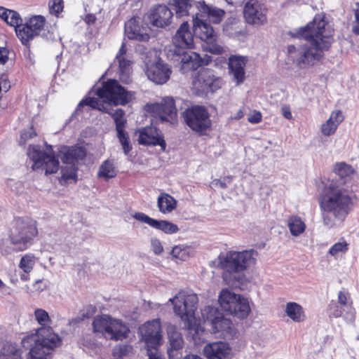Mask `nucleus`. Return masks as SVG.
<instances>
[{
    "mask_svg": "<svg viewBox=\"0 0 359 359\" xmlns=\"http://www.w3.org/2000/svg\"><path fill=\"white\" fill-rule=\"evenodd\" d=\"M285 312L295 323H301L306 319V314L303 307L296 302H287L285 306Z\"/></svg>",
    "mask_w": 359,
    "mask_h": 359,
    "instance_id": "cd10ccee",
    "label": "nucleus"
},
{
    "mask_svg": "<svg viewBox=\"0 0 359 359\" xmlns=\"http://www.w3.org/2000/svg\"><path fill=\"white\" fill-rule=\"evenodd\" d=\"M92 325L94 332L101 333L114 341H122L128 337L130 332L129 328L121 320L106 314L95 316Z\"/></svg>",
    "mask_w": 359,
    "mask_h": 359,
    "instance_id": "423d86ee",
    "label": "nucleus"
},
{
    "mask_svg": "<svg viewBox=\"0 0 359 359\" xmlns=\"http://www.w3.org/2000/svg\"><path fill=\"white\" fill-rule=\"evenodd\" d=\"M180 57V71L182 74H187L190 72L198 69L203 66V59L201 55L196 52H183L177 53Z\"/></svg>",
    "mask_w": 359,
    "mask_h": 359,
    "instance_id": "aec40b11",
    "label": "nucleus"
},
{
    "mask_svg": "<svg viewBox=\"0 0 359 359\" xmlns=\"http://www.w3.org/2000/svg\"><path fill=\"white\" fill-rule=\"evenodd\" d=\"M183 252V250L180 246L176 245L175 246L171 252V254L175 258H181L182 255H181Z\"/></svg>",
    "mask_w": 359,
    "mask_h": 359,
    "instance_id": "bf43d9fd",
    "label": "nucleus"
},
{
    "mask_svg": "<svg viewBox=\"0 0 359 359\" xmlns=\"http://www.w3.org/2000/svg\"><path fill=\"white\" fill-rule=\"evenodd\" d=\"M87 156V149L83 146L74 144L68 147L63 153L61 158L62 161L65 164L75 165L79 161L85 159Z\"/></svg>",
    "mask_w": 359,
    "mask_h": 359,
    "instance_id": "5701e85b",
    "label": "nucleus"
},
{
    "mask_svg": "<svg viewBox=\"0 0 359 359\" xmlns=\"http://www.w3.org/2000/svg\"><path fill=\"white\" fill-rule=\"evenodd\" d=\"M201 314L204 323L210 327L212 333L221 332L222 334H224L231 332V320L224 318L217 309L211 306H205Z\"/></svg>",
    "mask_w": 359,
    "mask_h": 359,
    "instance_id": "4468645a",
    "label": "nucleus"
},
{
    "mask_svg": "<svg viewBox=\"0 0 359 359\" xmlns=\"http://www.w3.org/2000/svg\"><path fill=\"white\" fill-rule=\"evenodd\" d=\"M182 117L185 124L200 135H204L211 128L212 121L208 109L203 105H194L187 108Z\"/></svg>",
    "mask_w": 359,
    "mask_h": 359,
    "instance_id": "1a4fd4ad",
    "label": "nucleus"
},
{
    "mask_svg": "<svg viewBox=\"0 0 359 359\" xmlns=\"http://www.w3.org/2000/svg\"><path fill=\"white\" fill-rule=\"evenodd\" d=\"M169 5L179 18L188 15L191 6L190 0H170Z\"/></svg>",
    "mask_w": 359,
    "mask_h": 359,
    "instance_id": "7c9ffc66",
    "label": "nucleus"
},
{
    "mask_svg": "<svg viewBox=\"0 0 359 359\" xmlns=\"http://www.w3.org/2000/svg\"><path fill=\"white\" fill-rule=\"evenodd\" d=\"M15 30L18 39L25 46L29 45V41L36 36L35 34L32 31V28L27 23L25 25L21 24Z\"/></svg>",
    "mask_w": 359,
    "mask_h": 359,
    "instance_id": "72a5a7b5",
    "label": "nucleus"
},
{
    "mask_svg": "<svg viewBox=\"0 0 359 359\" xmlns=\"http://www.w3.org/2000/svg\"><path fill=\"white\" fill-rule=\"evenodd\" d=\"M144 21L147 25L157 26V7L154 6L151 12L144 16Z\"/></svg>",
    "mask_w": 359,
    "mask_h": 359,
    "instance_id": "4d7b16f0",
    "label": "nucleus"
},
{
    "mask_svg": "<svg viewBox=\"0 0 359 359\" xmlns=\"http://www.w3.org/2000/svg\"><path fill=\"white\" fill-rule=\"evenodd\" d=\"M157 319L145 323L140 332L147 346L149 359H157Z\"/></svg>",
    "mask_w": 359,
    "mask_h": 359,
    "instance_id": "dca6fc26",
    "label": "nucleus"
},
{
    "mask_svg": "<svg viewBox=\"0 0 359 359\" xmlns=\"http://www.w3.org/2000/svg\"><path fill=\"white\" fill-rule=\"evenodd\" d=\"M39 235L38 223L28 217H15L11 223L8 239L17 251L29 248Z\"/></svg>",
    "mask_w": 359,
    "mask_h": 359,
    "instance_id": "20e7f679",
    "label": "nucleus"
},
{
    "mask_svg": "<svg viewBox=\"0 0 359 359\" xmlns=\"http://www.w3.org/2000/svg\"><path fill=\"white\" fill-rule=\"evenodd\" d=\"M95 94L104 103H108L114 106H125L129 103L133 97L134 93L128 91L117 80L109 79L102 83V86L97 88Z\"/></svg>",
    "mask_w": 359,
    "mask_h": 359,
    "instance_id": "0eeeda50",
    "label": "nucleus"
},
{
    "mask_svg": "<svg viewBox=\"0 0 359 359\" xmlns=\"http://www.w3.org/2000/svg\"><path fill=\"white\" fill-rule=\"evenodd\" d=\"M138 143L142 145H156L157 144V127L153 126H146L138 130Z\"/></svg>",
    "mask_w": 359,
    "mask_h": 359,
    "instance_id": "a878e982",
    "label": "nucleus"
},
{
    "mask_svg": "<svg viewBox=\"0 0 359 359\" xmlns=\"http://www.w3.org/2000/svg\"><path fill=\"white\" fill-rule=\"evenodd\" d=\"M344 117L341 111L336 110L332 111L329 119L322 124L320 128L321 133L325 136H330L333 135L336 132L338 126L344 121Z\"/></svg>",
    "mask_w": 359,
    "mask_h": 359,
    "instance_id": "393cba45",
    "label": "nucleus"
},
{
    "mask_svg": "<svg viewBox=\"0 0 359 359\" xmlns=\"http://www.w3.org/2000/svg\"><path fill=\"white\" fill-rule=\"evenodd\" d=\"M171 10L165 5L158 4V27H165L170 24L173 15Z\"/></svg>",
    "mask_w": 359,
    "mask_h": 359,
    "instance_id": "c9c22d12",
    "label": "nucleus"
},
{
    "mask_svg": "<svg viewBox=\"0 0 359 359\" xmlns=\"http://www.w3.org/2000/svg\"><path fill=\"white\" fill-rule=\"evenodd\" d=\"M35 263V256L32 253H27L22 257L18 266L23 272L29 273L33 270Z\"/></svg>",
    "mask_w": 359,
    "mask_h": 359,
    "instance_id": "ea45409f",
    "label": "nucleus"
},
{
    "mask_svg": "<svg viewBox=\"0 0 359 359\" xmlns=\"http://www.w3.org/2000/svg\"><path fill=\"white\" fill-rule=\"evenodd\" d=\"M318 203L323 224L329 228L335 225L334 219L344 222L353 206L349 191L333 184L323 189L318 196Z\"/></svg>",
    "mask_w": 359,
    "mask_h": 359,
    "instance_id": "7ed1b4c3",
    "label": "nucleus"
},
{
    "mask_svg": "<svg viewBox=\"0 0 359 359\" xmlns=\"http://www.w3.org/2000/svg\"><path fill=\"white\" fill-rule=\"evenodd\" d=\"M338 303L343 309H347V313L350 315L351 318L354 319L355 312L353 307V302L351 298L342 291H339L338 293Z\"/></svg>",
    "mask_w": 359,
    "mask_h": 359,
    "instance_id": "79ce46f5",
    "label": "nucleus"
},
{
    "mask_svg": "<svg viewBox=\"0 0 359 359\" xmlns=\"http://www.w3.org/2000/svg\"><path fill=\"white\" fill-rule=\"evenodd\" d=\"M116 60L118 62L119 79L121 81L128 83L130 78L131 61L125 57H121Z\"/></svg>",
    "mask_w": 359,
    "mask_h": 359,
    "instance_id": "4c0bfd02",
    "label": "nucleus"
},
{
    "mask_svg": "<svg viewBox=\"0 0 359 359\" xmlns=\"http://www.w3.org/2000/svg\"><path fill=\"white\" fill-rule=\"evenodd\" d=\"M193 29L194 35L205 42V50L215 55L224 53V48L217 43L218 35L209 23L196 18L194 20Z\"/></svg>",
    "mask_w": 359,
    "mask_h": 359,
    "instance_id": "f8f14e48",
    "label": "nucleus"
},
{
    "mask_svg": "<svg viewBox=\"0 0 359 359\" xmlns=\"http://www.w3.org/2000/svg\"><path fill=\"white\" fill-rule=\"evenodd\" d=\"M172 69L170 67L163 63L160 57H158V85L165 83L170 78Z\"/></svg>",
    "mask_w": 359,
    "mask_h": 359,
    "instance_id": "a19ab883",
    "label": "nucleus"
},
{
    "mask_svg": "<svg viewBox=\"0 0 359 359\" xmlns=\"http://www.w3.org/2000/svg\"><path fill=\"white\" fill-rule=\"evenodd\" d=\"M176 200L170 195L162 194L158 196V210L162 212H170L176 208Z\"/></svg>",
    "mask_w": 359,
    "mask_h": 359,
    "instance_id": "473e14b6",
    "label": "nucleus"
},
{
    "mask_svg": "<svg viewBox=\"0 0 359 359\" xmlns=\"http://www.w3.org/2000/svg\"><path fill=\"white\" fill-rule=\"evenodd\" d=\"M299 38L311 43L304 45L297 58V65L301 68L313 66L324 57L334 42V29L328 27L325 17L316 14L313 20L297 31Z\"/></svg>",
    "mask_w": 359,
    "mask_h": 359,
    "instance_id": "f257e3e1",
    "label": "nucleus"
},
{
    "mask_svg": "<svg viewBox=\"0 0 359 359\" xmlns=\"http://www.w3.org/2000/svg\"><path fill=\"white\" fill-rule=\"evenodd\" d=\"M202 11L207 15L209 21L215 24L221 22L225 15V11L223 9L208 5L203 6Z\"/></svg>",
    "mask_w": 359,
    "mask_h": 359,
    "instance_id": "2f4dec72",
    "label": "nucleus"
},
{
    "mask_svg": "<svg viewBox=\"0 0 359 359\" xmlns=\"http://www.w3.org/2000/svg\"><path fill=\"white\" fill-rule=\"evenodd\" d=\"M341 242H338L334 243L328 251V253L333 256L336 257L339 253H346L348 250V243L342 238Z\"/></svg>",
    "mask_w": 359,
    "mask_h": 359,
    "instance_id": "c03bdc74",
    "label": "nucleus"
},
{
    "mask_svg": "<svg viewBox=\"0 0 359 359\" xmlns=\"http://www.w3.org/2000/svg\"><path fill=\"white\" fill-rule=\"evenodd\" d=\"M117 133V137L122 145L123 152L126 155L128 154L132 150V145L130 142V139L128 133L125 131L118 132Z\"/></svg>",
    "mask_w": 359,
    "mask_h": 359,
    "instance_id": "49530a36",
    "label": "nucleus"
},
{
    "mask_svg": "<svg viewBox=\"0 0 359 359\" xmlns=\"http://www.w3.org/2000/svg\"><path fill=\"white\" fill-rule=\"evenodd\" d=\"M207 359H231V348L224 341H216L206 344L203 348Z\"/></svg>",
    "mask_w": 359,
    "mask_h": 359,
    "instance_id": "a211bd4d",
    "label": "nucleus"
},
{
    "mask_svg": "<svg viewBox=\"0 0 359 359\" xmlns=\"http://www.w3.org/2000/svg\"><path fill=\"white\" fill-rule=\"evenodd\" d=\"M48 5L51 14L57 15L63 11V0H50Z\"/></svg>",
    "mask_w": 359,
    "mask_h": 359,
    "instance_id": "5fc2aeb1",
    "label": "nucleus"
},
{
    "mask_svg": "<svg viewBox=\"0 0 359 359\" xmlns=\"http://www.w3.org/2000/svg\"><path fill=\"white\" fill-rule=\"evenodd\" d=\"M267 11L264 4L259 0H248L244 6L243 15L248 24L262 25L267 21Z\"/></svg>",
    "mask_w": 359,
    "mask_h": 359,
    "instance_id": "2eb2a0df",
    "label": "nucleus"
},
{
    "mask_svg": "<svg viewBox=\"0 0 359 359\" xmlns=\"http://www.w3.org/2000/svg\"><path fill=\"white\" fill-rule=\"evenodd\" d=\"M126 52H127L126 45L123 42V43H122L121 46L116 55V59L124 57V55L126 54Z\"/></svg>",
    "mask_w": 359,
    "mask_h": 359,
    "instance_id": "052dcab7",
    "label": "nucleus"
},
{
    "mask_svg": "<svg viewBox=\"0 0 359 359\" xmlns=\"http://www.w3.org/2000/svg\"><path fill=\"white\" fill-rule=\"evenodd\" d=\"M218 301L221 309L225 313L238 318L245 319L250 313L248 299L228 289H223L220 292Z\"/></svg>",
    "mask_w": 359,
    "mask_h": 359,
    "instance_id": "6e6552de",
    "label": "nucleus"
},
{
    "mask_svg": "<svg viewBox=\"0 0 359 359\" xmlns=\"http://www.w3.org/2000/svg\"><path fill=\"white\" fill-rule=\"evenodd\" d=\"M167 332L170 342L168 354L170 359H174L175 357H177L178 351L181 350L183 347V339L181 333L177 331L176 327L174 326L169 327Z\"/></svg>",
    "mask_w": 359,
    "mask_h": 359,
    "instance_id": "b1692460",
    "label": "nucleus"
},
{
    "mask_svg": "<svg viewBox=\"0 0 359 359\" xmlns=\"http://www.w3.org/2000/svg\"><path fill=\"white\" fill-rule=\"evenodd\" d=\"M8 11L9 9H6L2 6H0V18L4 20V21H7L8 20Z\"/></svg>",
    "mask_w": 359,
    "mask_h": 359,
    "instance_id": "69168bd1",
    "label": "nucleus"
},
{
    "mask_svg": "<svg viewBox=\"0 0 359 359\" xmlns=\"http://www.w3.org/2000/svg\"><path fill=\"white\" fill-rule=\"evenodd\" d=\"M37 135L36 132L35 131L34 128V126L31 125L29 130H24L21 131L20 140H19V144L20 145L25 146L27 144V142L34 137H35Z\"/></svg>",
    "mask_w": 359,
    "mask_h": 359,
    "instance_id": "09e8293b",
    "label": "nucleus"
},
{
    "mask_svg": "<svg viewBox=\"0 0 359 359\" xmlns=\"http://www.w3.org/2000/svg\"><path fill=\"white\" fill-rule=\"evenodd\" d=\"M144 110L147 112H149V113H151V112L154 113V112L157 111V103L147 104L144 106Z\"/></svg>",
    "mask_w": 359,
    "mask_h": 359,
    "instance_id": "e2e57ef3",
    "label": "nucleus"
},
{
    "mask_svg": "<svg viewBox=\"0 0 359 359\" xmlns=\"http://www.w3.org/2000/svg\"><path fill=\"white\" fill-rule=\"evenodd\" d=\"M84 20L86 24L93 25L96 21V17L94 14L89 13L86 15Z\"/></svg>",
    "mask_w": 359,
    "mask_h": 359,
    "instance_id": "0e129e2a",
    "label": "nucleus"
},
{
    "mask_svg": "<svg viewBox=\"0 0 359 359\" xmlns=\"http://www.w3.org/2000/svg\"><path fill=\"white\" fill-rule=\"evenodd\" d=\"M214 184L216 186H219L222 189H226L227 188L226 183L224 181L219 180V179L215 180H214Z\"/></svg>",
    "mask_w": 359,
    "mask_h": 359,
    "instance_id": "774afa93",
    "label": "nucleus"
},
{
    "mask_svg": "<svg viewBox=\"0 0 359 359\" xmlns=\"http://www.w3.org/2000/svg\"><path fill=\"white\" fill-rule=\"evenodd\" d=\"M29 354L27 359H28ZM22 351L15 344L6 342L0 350V359H21Z\"/></svg>",
    "mask_w": 359,
    "mask_h": 359,
    "instance_id": "c756f323",
    "label": "nucleus"
},
{
    "mask_svg": "<svg viewBox=\"0 0 359 359\" xmlns=\"http://www.w3.org/2000/svg\"><path fill=\"white\" fill-rule=\"evenodd\" d=\"M85 106H88L91 109H96L102 112L107 111V107L105 106L103 100L100 101L98 98L86 97L82 99L78 104L75 114H79L83 111V108Z\"/></svg>",
    "mask_w": 359,
    "mask_h": 359,
    "instance_id": "bb28decb",
    "label": "nucleus"
},
{
    "mask_svg": "<svg viewBox=\"0 0 359 359\" xmlns=\"http://www.w3.org/2000/svg\"><path fill=\"white\" fill-rule=\"evenodd\" d=\"M222 79L215 75V72L209 68L199 70L193 78L191 90L199 97H206L209 93H214L222 88Z\"/></svg>",
    "mask_w": 359,
    "mask_h": 359,
    "instance_id": "9d476101",
    "label": "nucleus"
},
{
    "mask_svg": "<svg viewBox=\"0 0 359 359\" xmlns=\"http://www.w3.org/2000/svg\"><path fill=\"white\" fill-rule=\"evenodd\" d=\"M45 22L46 20L43 16L36 15L31 18L26 23L32 28V31H33L35 35L37 36L43 29Z\"/></svg>",
    "mask_w": 359,
    "mask_h": 359,
    "instance_id": "37998d69",
    "label": "nucleus"
},
{
    "mask_svg": "<svg viewBox=\"0 0 359 359\" xmlns=\"http://www.w3.org/2000/svg\"><path fill=\"white\" fill-rule=\"evenodd\" d=\"M34 316L41 327L35 333L25 336L22 343L24 346H30L28 359H48L61 346L62 340L50 326L51 319L46 311L36 309Z\"/></svg>",
    "mask_w": 359,
    "mask_h": 359,
    "instance_id": "f03ea898",
    "label": "nucleus"
},
{
    "mask_svg": "<svg viewBox=\"0 0 359 359\" xmlns=\"http://www.w3.org/2000/svg\"><path fill=\"white\" fill-rule=\"evenodd\" d=\"M344 309L335 302H331L328 306V313L330 316L339 318L342 316Z\"/></svg>",
    "mask_w": 359,
    "mask_h": 359,
    "instance_id": "864d4df0",
    "label": "nucleus"
},
{
    "mask_svg": "<svg viewBox=\"0 0 359 359\" xmlns=\"http://www.w3.org/2000/svg\"><path fill=\"white\" fill-rule=\"evenodd\" d=\"M133 217L142 223L147 224L154 228H157V219H152L143 212H135Z\"/></svg>",
    "mask_w": 359,
    "mask_h": 359,
    "instance_id": "8fccbe9b",
    "label": "nucleus"
},
{
    "mask_svg": "<svg viewBox=\"0 0 359 359\" xmlns=\"http://www.w3.org/2000/svg\"><path fill=\"white\" fill-rule=\"evenodd\" d=\"M262 120V113L259 111H255L252 114H251L248 118V121L250 123L256 124L259 123Z\"/></svg>",
    "mask_w": 359,
    "mask_h": 359,
    "instance_id": "13d9d810",
    "label": "nucleus"
},
{
    "mask_svg": "<svg viewBox=\"0 0 359 359\" xmlns=\"http://www.w3.org/2000/svg\"><path fill=\"white\" fill-rule=\"evenodd\" d=\"M288 226L292 235L297 236L302 233L306 225L302 219L298 216H291L288 219Z\"/></svg>",
    "mask_w": 359,
    "mask_h": 359,
    "instance_id": "f704fd0d",
    "label": "nucleus"
},
{
    "mask_svg": "<svg viewBox=\"0 0 359 359\" xmlns=\"http://www.w3.org/2000/svg\"><path fill=\"white\" fill-rule=\"evenodd\" d=\"M77 168L75 165H72L69 168L62 170V180L67 182L69 180H74L75 182L77 181Z\"/></svg>",
    "mask_w": 359,
    "mask_h": 359,
    "instance_id": "603ef678",
    "label": "nucleus"
},
{
    "mask_svg": "<svg viewBox=\"0 0 359 359\" xmlns=\"http://www.w3.org/2000/svg\"><path fill=\"white\" fill-rule=\"evenodd\" d=\"M257 252L254 250L237 252L230 250L219 257V266L224 271L223 278L226 280L228 275L239 273L246 270L251 264H255V256Z\"/></svg>",
    "mask_w": 359,
    "mask_h": 359,
    "instance_id": "39448f33",
    "label": "nucleus"
},
{
    "mask_svg": "<svg viewBox=\"0 0 359 359\" xmlns=\"http://www.w3.org/2000/svg\"><path fill=\"white\" fill-rule=\"evenodd\" d=\"M28 154L30 159L33 161L32 170H44L46 175L57 172L60 162L54 154H49L44 151L37 149L35 146L29 147Z\"/></svg>",
    "mask_w": 359,
    "mask_h": 359,
    "instance_id": "ddd939ff",
    "label": "nucleus"
},
{
    "mask_svg": "<svg viewBox=\"0 0 359 359\" xmlns=\"http://www.w3.org/2000/svg\"><path fill=\"white\" fill-rule=\"evenodd\" d=\"M158 118L173 125L177 123V110L172 97H164L158 103Z\"/></svg>",
    "mask_w": 359,
    "mask_h": 359,
    "instance_id": "6ab92c4d",
    "label": "nucleus"
},
{
    "mask_svg": "<svg viewBox=\"0 0 359 359\" xmlns=\"http://www.w3.org/2000/svg\"><path fill=\"white\" fill-rule=\"evenodd\" d=\"M334 172L341 178L346 179L355 173V170L352 165L345 162L337 163L334 167Z\"/></svg>",
    "mask_w": 359,
    "mask_h": 359,
    "instance_id": "58836bf2",
    "label": "nucleus"
},
{
    "mask_svg": "<svg viewBox=\"0 0 359 359\" xmlns=\"http://www.w3.org/2000/svg\"><path fill=\"white\" fill-rule=\"evenodd\" d=\"M116 175V171L111 161L106 160L100 166L97 173L98 177L108 180L115 177Z\"/></svg>",
    "mask_w": 359,
    "mask_h": 359,
    "instance_id": "e433bc0d",
    "label": "nucleus"
},
{
    "mask_svg": "<svg viewBox=\"0 0 359 359\" xmlns=\"http://www.w3.org/2000/svg\"><path fill=\"white\" fill-rule=\"evenodd\" d=\"M125 33L128 38L139 41H148L149 34L144 27H140L136 17H133L125 23Z\"/></svg>",
    "mask_w": 359,
    "mask_h": 359,
    "instance_id": "412c9836",
    "label": "nucleus"
},
{
    "mask_svg": "<svg viewBox=\"0 0 359 359\" xmlns=\"http://www.w3.org/2000/svg\"><path fill=\"white\" fill-rule=\"evenodd\" d=\"M282 114H283V116L288 120H290L292 118V113L290 111V108H288V107H283L282 109Z\"/></svg>",
    "mask_w": 359,
    "mask_h": 359,
    "instance_id": "338daca9",
    "label": "nucleus"
},
{
    "mask_svg": "<svg viewBox=\"0 0 359 359\" xmlns=\"http://www.w3.org/2000/svg\"><path fill=\"white\" fill-rule=\"evenodd\" d=\"M158 230L168 234L175 233L179 231L177 224L166 220H158Z\"/></svg>",
    "mask_w": 359,
    "mask_h": 359,
    "instance_id": "de8ad7c7",
    "label": "nucleus"
},
{
    "mask_svg": "<svg viewBox=\"0 0 359 359\" xmlns=\"http://www.w3.org/2000/svg\"><path fill=\"white\" fill-rule=\"evenodd\" d=\"M240 22L236 18H230L225 22L224 25V31L228 34L236 35L241 33L239 28Z\"/></svg>",
    "mask_w": 359,
    "mask_h": 359,
    "instance_id": "a18cd8bd",
    "label": "nucleus"
},
{
    "mask_svg": "<svg viewBox=\"0 0 359 359\" xmlns=\"http://www.w3.org/2000/svg\"><path fill=\"white\" fill-rule=\"evenodd\" d=\"M104 113L108 114L113 118L116 133L126 130L127 119L123 109L118 108L115 110H112L107 107V111H104Z\"/></svg>",
    "mask_w": 359,
    "mask_h": 359,
    "instance_id": "c85d7f7f",
    "label": "nucleus"
},
{
    "mask_svg": "<svg viewBox=\"0 0 359 359\" xmlns=\"http://www.w3.org/2000/svg\"><path fill=\"white\" fill-rule=\"evenodd\" d=\"M146 74L149 79L157 83V62H154L151 66L147 65Z\"/></svg>",
    "mask_w": 359,
    "mask_h": 359,
    "instance_id": "6e6d98bb",
    "label": "nucleus"
},
{
    "mask_svg": "<svg viewBox=\"0 0 359 359\" xmlns=\"http://www.w3.org/2000/svg\"><path fill=\"white\" fill-rule=\"evenodd\" d=\"M247 62V57L243 56L231 55L229 57V73L233 76L237 83H241L245 80V67Z\"/></svg>",
    "mask_w": 359,
    "mask_h": 359,
    "instance_id": "4be33fe9",
    "label": "nucleus"
},
{
    "mask_svg": "<svg viewBox=\"0 0 359 359\" xmlns=\"http://www.w3.org/2000/svg\"><path fill=\"white\" fill-rule=\"evenodd\" d=\"M170 300L174 306L175 313L182 320L191 322L194 319L198 302V298L195 293L181 290Z\"/></svg>",
    "mask_w": 359,
    "mask_h": 359,
    "instance_id": "9b49d317",
    "label": "nucleus"
},
{
    "mask_svg": "<svg viewBox=\"0 0 359 359\" xmlns=\"http://www.w3.org/2000/svg\"><path fill=\"white\" fill-rule=\"evenodd\" d=\"M355 22L353 27V31L356 34L359 35V10L355 11Z\"/></svg>",
    "mask_w": 359,
    "mask_h": 359,
    "instance_id": "680f3d73",
    "label": "nucleus"
},
{
    "mask_svg": "<svg viewBox=\"0 0 359 359\" xmlns=\"http://www.w3.org/2000/svg\"><path fill=\"white\" fill-rule=\"evenodd\" d=\"M172 43L178 49H192L194 48V34L191 32L187 22L181 24L172 37Z\"/></svg>",
    "mask_w": 359,
    "mask_h": 359,
    "instance_id": "f3484780",
    "label": "nucleus"
},
{
    "mask_svg": "<svg viewBox=\"0 0 359 359\" xmlns=\"http://www.w3.org/2000/svg\"><path fill=\"white\" fill-rule=\"evenodd\" d=\"M5 22L8 25L14 27L15 29L19 25H21L22 20L18 12L9 10L8 13V20Z\"/></svg>",
    "mask_w": 359,
    "mask_h": 359,
    "instance_id": "3c124183",
    "label": "nucleus"
}]
</instances>
